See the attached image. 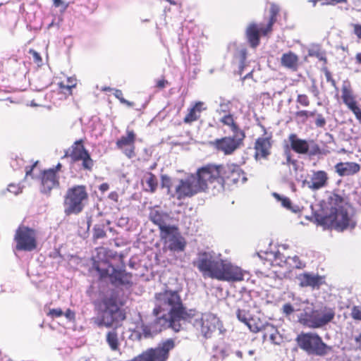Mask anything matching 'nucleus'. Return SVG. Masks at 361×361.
<instances>
[{"instance_id": "23", "label": "nucleus", "mask_w": 361, "mask_h": 361, "mask_svg": "<svg viewBox=\"0 0 361 361\" xmlns=\"http://www.w3.org/2000/svg\"><path fill=\"white\" fill-rule=\"evenodd\" d=\"M335 170L340 176H349L358 173L360 166L355 162H339L335 165Z\"/></svg>"}, {"instance_id": "42", "label": "nucleus", "mask_w": 361, "mask_h": 361, "mask_svg": "<svg viewBox=\"0 0 361 361\" xmlns=\"http://www.w3.org/2000/svg\"><path fill=\"white\" fill-rule=\"evenodd\" d=\"M106 231L104 229V227L100 225H96L93 228V238L94 240H97L99 238H103L106 236Z\"/></svg>"}, {"instance_id": "16", "label": "nucleus", "mask_w": 361, "mask_h": 361, "mask_svg": "<svg viewBox=\"0 0 361 361\" xmlns=\"http://www.w3.org/2000/svg\"><path fill=\"white\" fill-rule=\"evenodd\" d=\"M39 190L42 193L49 196L52 190L58 188L60 185L59 176L55 174L54 171L44 169L39 176Z\"/></svg>"}, {"instance_id": "57", "label": "nucleus", "mask_w": 361, "mask_h": 361, "mask_svg": "<svg viewBox=\"0 0 361 361\" xmlns=\"http://www.w3.org/2000/svg\"><path fill=\"white\" fill-rule=\"evenodd\" d=\"M322 5H335L339 3H345L347 0H322Z\"/></svg>"}, {"instance_id": "15", "label": "nucleus", "mask_w": 361, "mask_h": 361, "mask_svg": "<svg viewBox=\"0 0 361 361\" xmlns=\"http://www.w3.org/2000/svg\"><path fill=\"white\" fill-rule=\"evenodd\" d=\"M137 135L133 129L128 128L126 130V135L121 136L116 142L118 149L127 157L132 159L135 157V141Z\"/></svg>"}, {"instance_id": "14", "label": "nucleus", "mask_w": 361, "mask_h": 361, "mask_svg": "<svg viewBox=\"0 0 361 361\" xmlns=\"http://www.w3.org/2000/svg\"><path fill=\"white\" fill-rule=\"evenodd\" d=\"M341 99L343 104L351 111L361 123V108L356 99L350 82L345 80L341 87Z\"/></svg>"}, {"instance_id": "28", "label": "nucleus", "mask_w": 361, "mask_h": 361, "mask_svg": "<svg viewBox=\"0 0 361 361\" xmlns=\"http://www.w3.org/2000/svg\"><path fill=\"white\" fill-rule=\"evenodd\" d=\"M227 179L233 183L239 182L244 183L247 180L244 172L237 165L227 167Z\"/></svg>"}, {"instance_id": "44", "label": "nucleus", "mask_w": 361, "mask_h": 361, "mask_svg": "<svg viewBox=\"0 0 361 361\" xmlns=\"http://www.w3.org/2000/svg\"><path fill=\"white\" fill-rule=\"evenodd\" d=\"M316 115V111H309L306 110L298 111L295 113V116L298 118H302V121L305 122L308 117H313Z\"/></svg>"}, {"instance_id": "24", "label": "nucleus", "mask_w": 361, "mask_h": 361, "mask_svg": "<svg viewBox=\"0 0 361 361\" xmlns=\"http://www.w3.org/2000/svg\"><path fill=\"white\" fill-rule=\"evenodd\" d=\"M299 284L302 287L319 288L323 283L322 276L310 273L301 274L298 276Z\"/></svg>"}, {"instance_id": "59", "label": "nucleus", "mask_w": 361, "mask_h": 361, "mask_svg": "<svg viewBox=\"0 0 361 361\" xmlns=\"http://www.w3.org/2000/svg\"><path fill=\"white\" fill-rule=\"evenodd\" d=\"M39 163L38 161H36L32 166H26L25 167V176H31L32 173L33 169L36 167L37 164Z\"/></svg>"}, {"instance_id": "6", "label": "nucleus", "mask_w": 361, "mask_h": 361, "mask_svg": "<svg viewBox=\"0 0 361 361\" xmlns=\"http://www.w3.org/2000/svg\"><path fill=\"white\" fill-rule=\"evenodd\" d=\"M89 199L85 185H75L68 188L63 197L64 214L66 216L81 213Z\"/></svg>"}, {"instance_id": "58", "label": "nucleus", "mask_w": 361, "mask_h": 361, "mask_svg": "<svg viewBox=\"0 0 361 361\" xmlns=\"http://www.w3.org/2000/svg\"><path fill=\"white\" fill-rule=\"evenodd\" d=\"M108 198L113 201L115 203H117L118 202V200H119V195L117 192L116 191H112L111 192L109 195H108Z\"/></svg>"}, {"instance_id": "53", "label": "nucleus", "mask_w": 361, "mask_h": 361, "mask_svg": "<svg viewBox=\"0 0 361 361\" xmlns=\"http://www.w3.org/2000/svg\"><path fill=\"white\" fill-rule=\"evenodd\" d=\"M309 91L313 94V96L316 98H319V90L316 85L315 80H312V85L309 87Z\"/></svg>"}, {"instance_id": "27", "label": "nucleus", "mask_w": 361, "mask_h": 361, "mask_svg": "<svg viewBox=\"0 0 361 361\" xmlns=\"http://www.w3.org/2000/svg\"><path fill=\"white\" fill-rule=\"evenodd\" d=\"M77 79L75 77H68L65 80L58 83V92L67 98L73 94V90L77 86Z\"/></svg>"}, {"instance_id": "11", "label": "nucleus", "mask_w": 361, "mask_h": 361, "mask_svg": "<svg viewBox=\"0 0 361 361\" xmlns=\"http://www.w3.org/2000/svg\"><path fill=\"white\" fill-rule=\"evenodd\" d=\"M13 240L18 251L32 252L38 246L37 231L24 225L18 227Z\"/></svg>"}, {"instance_id": "55", "label": "nucleus", "mask_w": 361, "mask_h": 361, "mask_svg": "<svg viewBox=\"0 0 361 361\" xmlns=\"http://www.w3.org/2000/svg\"><path fill=\"white\" fill-rule=\"evenodd\" d=\"M317 127L323 128L326 125V120L321 114H317V119L315 121Z\"/></svg>"}, {"instance_id": "49", "label": "nucleus", "mask_w": 361, "mask_h": 361, "mask_svg": "<svg viewBox=\"0 0 361 361\" xmlns=\"http://www.w3.org/2000/svg\"><path fill=\"white\" fill-rule=\"evenodd\" d=\"M161 186L162 188H166L168 191L170 190L172 186V181L171 178L167 175L161 176Z\"/></svg>"}, {"instance_id": "39", "label": "nucleus", "mask_w": 361, "mask_h": 361, "mask_svg": "<svg viewBox=\"0 0 361 361\" xmlns=\"http://www.w3.org/2000/svg\"><path fill=\"white\" fill-rule=\"evenodd\" d=\"M245 324L247 326L249 329L254 333L259 332L262 329L264 330V326L259 319L256 320L255 319L250 317V319H249Z\"/></svg>"}, {"instance_id": "21", "label": "nucleus", "mask_w": 361, "mask_h": 361, "mask_svg": "<svg viewBox=\"0 0 361 361\" xmlns=\"http://www.w3.org/2000/svg\"><path fill=\"white\" fill-rule=\"evenodd\" d=\"M133 275L125 269L112 268L110 282L114 286H131Z\"/></svg>"}, {"instance_id": "54", "label": "nucleus", "mask_w": 361, "mask_h": 361, "mask_svg": "<svg viewBox=\"0 0 361 361\" xmlns=\"http://www.w3.org/2000/svg\"><path fill=\"white\" fill-rule=\"evenodd\" d=\"M284 155L286 157V162H283V164L289 165L290 164H294L295 163V161L292 159V158H291V154H290V149H288V147L284 152Z\"/></svg>"}, {"instance_id": "38", "label": "nucleus", "mask_w": 361, "mask_h": 361, "mask_svg": "<svg viewBox=\"0 0 361 361\" xmlns=\"http://www.w3.org/2000/svg\"><path fill=\"white\" fill-rule=\"evenodd\" d=\"M273 196L279 202H281V205L287 209H289L293 212H297L299 211V207L298 206H292V202L289 198L286 197H282L276 192H274Z\"/></svg>"}, {"instance_id": "56", "label": "nucleus", "mask_w": 361, "mask_h": 361, "mask_svg": "<svg viewBox=\"0 0 361 361\" xmlns=\"http://www.w3.org/2000/svg\"><path fill=\"white\" fill-rule=\"evenodd\" d=\"M309 305L307 301H299V300H294V303L293 306H296L301 308V310L304 311L305 307H309L307 305Z\"/></svg>"}, {"instance_id": "7", "label": "nucleus", "mask_w": 361, "mask_h": 361, "mask_svg": "<svg viewBox=\"0 0 361 361\" xmlns=\"http://www.w3.org/2000/svg\"><path fill=\"white\" fill-rule=\"evenodd\" d=\"M335 316L334 309L328 307L314 310L311 307H305L304 312L298 316L299 322L309 328L317 329L329 323Z\"/></svg>"}, {"instance_id": "10", "label": "nucleus", "mask_w": 361, "mask_h": 361, "mask_svg": "<svg viewBox=\"0 0 361 361\" xmlns=\"http://www.w3.org/2000/svg\"><path fill=\"white\" fill-rule=\"evenodd\" d=\"M157 318L152 322L145 324L142 321L136 325V328L133 331L138 341L142 338H152L162 331L169 327V320L166 315L161 317L156 316Z\"/></svg>"}, {"instance_id": "43", "label": "nucleus", "mask_w": 361, "mask_h": 361, "mask_svg": "<svg viewBox=\"0 0 361 361\" xmlns=\"http://www.w3.org/2000/svg\"><path fill=\"white\" fill-rule=\"evenodd\" d=\"M282 311L284 314L288 316L294 312L301 311V308L296 306H293V305L290 303H286L282 307Z\"/></svg>"}, {"instance_id": "9", "label": "nucleus", "mask_w": 361, "mask_h": 361, "mask_svg": "<svg viewBox=\"0 0 361 361\" xmlns=\"http://www.w3.org/2000/svg\"><path fill=\"white\" fill-rule=\"evenodd\" d=\"M63 157L71 159L72 163L81 161V169L91 172L94 166V161L91 157L89 151L85 148L82 139L75 141L65 151Z\"/></svg>"}, {"instance_id": "52", "label": "nucleus", "mask_w": 361, "mask_h": 361, "mask_svg": "<svg viewBox=\"0 0 361 361\" xmlns=\"http://www.w3.org/2000/svg\"><path fill=\"white\" fill-rule=\"evenodd\" d=\"M350 26L353 29V34L359 40H361V25L359 23H351Z\"/></svg>"}, {"instance_id": "32", "label": "nucleus", "mask_w": 361, "mask_h": 361, "mask_svg": "<svg viewBox=\"0 0 361 361\" xmlns=\"http://www.w3.org/2000/svg\"><path fill=\"white\" fill-rule=\"evenodd\" d=\"M94 269L99 274L100 279L109 278L111 280V272L112 268H115L109 261L102 260L94 263Z\"/></svg>"}, {"instance_id": "64", "label": "nucleus", "mask_w": 361, "mask_h": 361, "mask_svg": "<svg viewBox=\"0 0 361 361\" xmlns=\"http://www.w3.org/2000/svg\"><path fill=\"white\" fill-rule=\"evenodd\" d=\"M357 348L361 350V332L360 334L355 338Z\"/></svg>"}, {"instance_id": "36", "label": "nucleus", "mask_w": 361, "mask_h": 361, "mask_svg": "<svg viewBox=\"0 0 361 361\" xmlns=\"http://www.w3.org/2000/svg\"><path fill=\"white\" fill-rule=\"evenodd\" d=\"M281 64L288 68L296 70L298 66V56L294 53L289 51L283 54L281 56Z\"/></svg>"}, {"instance_id": "22", "label": "nucleus", "mask_w": 361, "mask_h": 361, "mask_svg": "<svg viewBox=\"0 0 361 361\" xmlns=\"http://www.w3.org/2000/svg\"><path fill=\"white\" fill-rule=\"evenodd\" d=\"M271 137H258L255 143L256 159H267L271 154Z\"/></svg>"}, {"instance_id": "40", "label": "nucleus", "mask_w": 361, "mask_h": 361, "mask_svg": "<svg viewBox=\"0 0 361 361\" xmlns=\"http://www.w3.org/2000/svg\"><path fill=\"white\" fill-rule=\"evenodd\" d=\"M114 95L120 101L121 104H125L128 107H133L135 106L134 102L128 101L123 97V94L121 90H115Z\"/></svg>"}, {"instance_id": "17", "label": "nucleus", "mask_w": 361, "mask_h": 361, "mask_svg": "<svg viewBox=\"0 0 361 361\" xmlns=\"http://www.w3.org/2000/svg\"><path fill=\"white\" fill-rule=\"evenodd\" d=\"M169 219V216L166 213L158 210H153L149 214L150 221L159 228L160 237H165L166 235L172 233L175 230L176 226L167 225Z\"/></svg>"}, {"instance_id": "45", "label": "nucleus", "mask_w": 361, "mask_h": 361, "mask_svg": "<svg viewBox=\"0 0 361 361\" xmlns=\"http://www.w3.org/2000/svg\"><path fill=\"white\" fill-rule=\"evenodd\" d=\"M217 149L222 150L226 153V137L217 139L211 142Z\"/></svg>"}, {"instance_id": "35", "label": "nucleus", "mask_w": 361, "mask_h": 361, "mask_svg": "<svg viewBox=\"0 0 361 361\" xmlns=\"http://www.w3.org/2000/svg\"><path fill=\"white\" fill-rule=\"evenodd\" d=\"M247 58V51L245 48L240 47L238 49L234 54L233 63H237L238 69L235 72L238 75L243 73V69L245 67V60Z\"/></svg>"}, {"instance_id": "13", "label": "nucleus", "mask_w": 361, "mask_h": 361, "mask_svg": "<svg viewBox=\"0 0 361 361\" xmlns=\"http://www.w3.org/2000/svg\"><path fill=\"white\" fill-rule=\"evenodd\" d=\"M291 149L298 154L316 156L321 154L319 146L312 140H306L299 138L296 134L292 133L288 137Z\"/></svg>"}, {"instance_id": "31", "label": "nucleus", "mask_w": 361, "mask_h": 361, "mask_svg": "<svg viewBox=\"0 0 361 361\" xmlns=\"http://www.w3.org/2000/svg\"><path fill=\"white\" fill-rule=\"evenodd\" d=\"M106 334V342L112 351H118L120 350L121 342L118 333V327H111Z\"/></svg>"}, {"instance_id": "41", "label": "nucleus", "mask_w": 361, "mask_h": 361, "mask_svg": "<svg viewBox=\"0 0 361 361\" xmlns=\"http://www.w3.org/2000/svg\"><path fill=\"white\" fill-rule=\"evenodd\" d=\"M236 316L238 320L244 324L251 317L248 310L240 307L237 310Z\"/></svg>"}, {"instance_id": "62", "label": "nucleus", "mask_w": 361, "mask_h": 361, "mask_svg": "<svg viewBox=\"0 0 361 361\" xmlns=\"http://www.w3.org/2000/svg\"><path fill=\"white\" fill-rule=\"evenodd\" d=\"M30 53L32 55L34 61L36 63H39L42 61V58L39 53H37L36 51L30 49Z\"/></svg>"}, {"instance_id": "1", "label": "nucleus", "mask_w": 361, "mask_h": 361, "mask_svg": "<svg viewBox=\"0 0 361 361\" xmlns=\"http://www.w3.org/2000/svg\"><path fill=\"white\" fill-rule=\"evenodd\" d=\"M225 174L222 164H208L197 170L195 174H191L186 178L180 179L175 188V195L178 200L192 197L197 193L204 192L209 183L216 182L219 189L224 190Z\"/></svg>"}, {"instance_id": "19", "label": "nucleus", "mask_w": 361, "mask_h": 361, "mask_svg": "<svg viewBox=\"0 0 361 361\" xmlns=\"http://www.w3.org/2000/svg\"><path fill=\"white\" fill-rule=\"evenodd\" d=\"M161 239L167 244V247L173 252H182L185 250L186 243L184 238L178 232V228L175 226V230L171 234L166 235L165 237H161Z\"/></svg>"}, {"instance_id": "48", "label": "nucleus", "mask_w": 361, "mask_h": 361, "mask_svg": "<svg viewBox=\"0 0 361 361\" xmlns=\"http://www.w3.org/2000/svg\"><path fill=\"white\" fill-rule=\"evenodd\" d=\"M296 102L302 106H308L310 103L308 97L306 94H303L298 95Z\"/></svg>"}, {"instance_id": "3", "label": "nucleus", "mask_w": 361, "mask_h": 361, "mask_svg": "<svg viewBox=\"0 0 361 361\" xmlns=\"http://www.w3.org/2000/svg\"><path fill=\"white\" fill-rule=\"evenodd\" d=\"M329 204L331 206L329 214H315V219L319 225L337 231L355 228L356 222L349 215L348 206L340 195L332 194L329 198Z\"/></svg>"}, {"instance_id": "33", "label": "nucleus", "mask_w": 361, "mask_h": 361, "mask_svg": "<svg viewBox=\"0 0 361 361\" xmlns=\"http://www.w3.org/2000/svg\"><path fill=\"white\" fill-rule=\"evenodd\" d=\"M279 12V7L272 4L270 8V16L265 26H261L260 30L263 35H267L272 31L273 25L276 21V16Z\"/></svg>"}, {"instance_id": "20", "label": "nucleus", "mask_w": 361, "mask_h": 361, "mask_svg": "<svg viewBox=\"0 0 361 361\" xmlns=\"http://www.w3.org/2000/svg\"><path fill=\"white\" fill-rule=\"evenodd\" d=\"M328 175L324 171H313L309 180H305L303 185H307L312 190H317L326 186L328 183Z\"/></svg>"}, {"instance_id": "60", "label": "nucleus", "mask_w": 361, "mask_h": 361, "mask_svg": "<svg viewBox=\"0 0 361 361\" xmlns=\"http://www.w3.org/2000/svg\"><path fill=\"white\" fill-rule=\"evenodd\" d=\"M54 3V6L56 8L62 7L63 10H66L68 8V4H66L62 0H52Z\"/></svg>"}, {"instance_id": "5", "label": "nucleus", "mask_w": 361, "mask_h": 361, "mask_svg": "<svg viewBox=\"0 0 361 361\" xmlns=\"http://www.w3.org/2000/svg\"><path fill=\"white\" fill-rule=\"evenodd\" d=\"M193 264L204 277L226 280V265L224 260L210 252L200 253L197 259Z\"/></svg>"}, {"instance_id": "37", "label": "nucleus", "mask_w": 361, "mask_h": 361, "mask_svg": "<svg viewBox=\"0 0 361 361\" xmlns=\"http://www.w3.org/2000/svg\"><path fill=\"white\" fill-rule=\"evenodd\" d=\"M145 181L147 185V188H145V191L154 192L158 186L157 179L155 175L151 172L147 173L145 176Z\"/></svg>"}, {"instance_id": "63", "label": "nucleus", "mask_w": 361, "mask_h": 361, "mask_svg": "<svg viewBox=\"0 0 361 361\" xmlns=\"http://www.w3.org/2000/svg\"><path fill=\"white\" fill-rule=\"evenodd\" d=\"M109 189V185L107 183H103L99 186V190L102 192H104Z\"/></svg>"}, {"instance_id": "12", "label": "nucleus", "mask_w": 361, "mask_h": 361, "mask_svg": "<svg viewBox=\"0 0 361 361\" xmlns=\"http://www.w3.org/2000/svg\"><path fill=\"white\" fill-rule=\"evenodd\" d=\"M227 154H230L243 147L245 133L231 115H227Z\"/></svg>"}, {"instance_id": "34", "label": "nucleus", "mask_w": 361, "mask_h": 361, "mask_svg": "<svg viewBox=\"0 0 361 361\" xmlns=\"http://www.w3.org/2000/svg\"><path fill=\"white\" fill-rule=\"evenodd\" d=\"M245 273L239 267L227 262V281H243Z\"/></svg>"}, {"instance_id": "30", "label": "nucleus", "mask_w": 361, "mask_h": 361, "mask_svg": "<svg viewBox=\"0 0 361 361\" xmlns=\"http://www.w3.org/2000/svg\"><path fill=\"white\" fill-rule=\"evenodd\" d=\"M267 338L273 344L275 345H279L283 341V338L278 332V330L273 325L269 324L264 326V341L267 340Z\"/></svg>"}, {"instance_id": "50", "label": "nucleus", "mask_w": 361, "mask_h": 361, "mask_svg": "<svg viewBox=\"0 0 361 361\" xmlns=\"http://www.w3.org/2000/svg\"><path fill=\"white\" fill-rule=\"evenodd\" d=\"M7 190L9 192L13 193L14 195H18L22 192V188L19 185V184L11 183L8 185Z\"/></svg>"}, {"instance_id": "4", "label": "nucleus", "mask_w": 361, "mask_h": 361, "mask_svg": "<svg viewBox=\"0 0 361 361\" xmlns=\"http://www.w3.org/2000/svg\"><path fill=\"white\" fill-rule=\"evenodd\" d=\"M99 317L95 324L99 327H121L126 315L123 310L118 305L116 297L104 298L98 304Z\"/></svg>"}, {"instance_id": "18", "label": "nucleus", "mask_w": 361, "mask_h": 361, "mask_svg": "<svg viewBox=\"0 0 361 361\" xmlns=\"http://www.w3.org/2000/svg\"><path fill=\"white\" fill-rule=\"evenodd\" d=\"M193 326L204 337L207 338L210 336L211 333L216 329V319L212 314H202L195 319Z\"/></svg>"}, {"instance_id": "8", "label": "nucleus", "mask_w": 361, "mask_h": 361, "mask_svg": "<svg viewBox=\"0 0 361 361\" xmlns=\"http://www.w3.org/2000/svg\"><path fill=\"white\" fill-rule=\"evenodd\" d=\"M299 348L308 355L324 356L330 350L322 338L315 333H302L296 338Z\"/></svg>"}, {"instance_id": "51", "label": "nucleus", "mask_w": 361, "mask_h": 361, "mask_svg": "<svg viewBox=\"0 0 361 361\" xmlns=\"http://www.w3.org/2000/svg\"><path fill=\"white\" fill-rule=\"evenodd\" d=\"M350 314L354 319L361 320V306H354Z\"/></svg>"}, {"instance_id": "26", "label": "nucleus", "mask_w": 361, "mask_h": 361, "mask_svg": "<svg viewBox=\"0 0 361 361\" xmlns=\"http://www.w3.org/2000/svg\"><path fill=\"white\" fill-rule=\"evenodd\" d=\"M274 257L275 261L281 267L288 264L290 268L301 269L305 267V264L300 260L298 256L286 257L279 252H277Z\"/></svg>"}, {"instance_id": "2", "label": "nucleus", "mask_w": 361, "mask_h": 361, "mask_svg": "<svg viewBox=\"0 0 361 361\" xmlns=\"http://www.w3.org/2000/svg\"><path fill=\"white\" fill-rule=\"evenodd\" d=\"M156 300L158 305L153 310L154 315L168 310L169 327L176 332L182 329L181 322H190L195 316V310L185 307L177 290H165L156 294Z\"/></svg>"}, {"instance_id": "46", "label": "nucleus", "mask_w": 361, "mask_h": 361, "mask_svg": "<svg viewBox=\"0 0 361 361\" xmlns=\"http://www.w3.org/2000/svg\"><path fill=\"white\" fill-rule=\"evenodd\" d=\"M169 85L170 82L164 77H162L161 79L156 80L154 87L158 90H161Z\"/></svg>"}, {"instance_id": "47", "label": "nucleus", "mask_w": 361, "mask_h": 361, "mask_svg": "<svg viewBox=\"0 0 361 361\" xmlns=\"http://www.w3.org/2000/svg\"><path fill=\"white\" fill-rule=\"evenodd\" d=\"M47 315L51 317L52 319H54L55 318L60 317L62 315H63V312L60 308L50 309L49 312L47 313Z\"/></svg>"}, {"instance_id": "61", "label": "nucleus", "mask_w": 361, "mask_h": 361, "mask_svg": "<svg viewBox=\"0 0 361 361\" xmlns=\"http://www.w3.org/2000/svg\"><path fill=\"white\" fill-rule=\"evenodd\" d=\"M65 317L68 319L69 320H74L75 317V312L71 310V309L66 310V311L63 313Z\"/></svg>"}, {"instance_id": "25", "label": "nucleus", "mask_w": 361, "mask_h": 361, "mask_svg": "<svg viewBox=\"0 0 361 361\" xmlns=\"http://www.w3.org/2000/svg\"><path fill=\"white\" fill-rule=\"evenodd\" d=\"M261 26H265V25L261 23L258 25L256 23H250L246 30V37L248 42L252 48H255L259 44V37L262 35L260 27Z\"/></svg>"}, {"instance_id": "29", "label": "nucleus", "mask_w": 361, "mask_h": 361, "mask_svg": "<svg viewBox=\"0 0 361 361\" xmlns=\"http://www.w3.org/2000/svg\"><path fill=\"white\" fill-rule=\"evenodd\" d=\"M204 103L202 102H197L195 104L188 109V114L183 118V122L187 124H190L194 121H197L200 116L203 108Z\"/></svg>"}]
</instances>
